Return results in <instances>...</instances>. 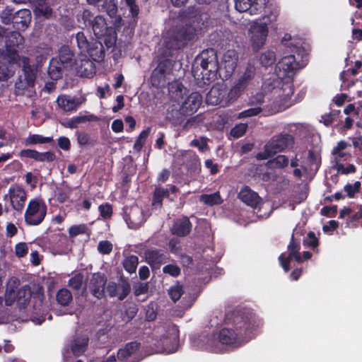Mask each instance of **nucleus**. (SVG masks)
I'll use <instances>...</instances> for the list:
<instances>
[{
    "mask_svg": "<svg viewBox=\"0 0 362 362\" xmlns=\"http://www.w3.org/2000/svg\"><path fill=\"white\" fill-rule=\"evenodd\" d=\"M193 25L174 28L169 30L165 37V46L170 50H176L185 47L189 40H193L199 33L203 25L202 16H194Z\"/></svg>",
    "mask_w": 362,
    "mask_h": 362,
    "instance_id": "nucleus-1",
    "label": "nucleus"
},
{
    "mask_svg": "<svg viewBox=\"0 0 362 362\" xmlns=\"http://www.w3.org/2000/svg\"><path fill=\"white\" fill-rule=\"evenodd\" d=\"M22 74L15 83L14 93L16 95L33 98L36 95L35 81L37 69L30 64L28 57L22 58Z\"/></svg>",
    "mask_w": 362,
    "mask_h": 362,
    "instance_id": "nucleus-2",
    "label": "nucleus"
},
{
    "mask_svg": "<svg viewBox=\"0 0 362 362\" xmlns=\"http://www.w3.org/2000/svg\"><path fill=\"white\" fill-rule=\"evenodd\" d=\"M20 281L16 277L10 278L7 282L4 303L6 306H11L14 302H17L18 305L20 308L26 307L31 299L32 291L29 286H23L16 291ZM2 286V280L0 278V289ZM3 298L0 297V305L3 303Z\"/></svg>",
    "mask_w": 362,
    "mask_h": 362,
    "instance_id": "nucleus-3",
    "label": "nucleus"
},
{
    "mask_svg": "<svg viewBox=\"0 0 362 362\" xmlns=\"http://www.w3.org/2000/svg\"><path fill=\"white\" fill-rule=\"evenodd\" d=\"M293 137L288 134H280L273 136L264 146V151L257 155L259 160L267 159L274 154L283 151L293 146Z\"/></svg>",
    "mask_w": 362,
    "mask_h": 362,
    "instance_id": "nucleus-4",
    "label": "nucleus"
},
{
    "mask_svg": "<svg viewBox=\"0 0 362 362\" xmlns=\"http://www.w3.org/2000/svg\"><path fill=\"white\" fill-rule=\"evenodd\" d=\"M256 75L255 66L249 63L246 66L245 71L240 74L237 82L231 88L228 93V97L230 100H236L243 92L249 87Z\"/></svg>",
    "mask_w": 362,
    "mask_h": 362,
    "instance_id": "nucleus-5",
    "label": "nucleus"
},
{
    "mask_svg": "<svg viewBox=\"0 0 362 362\" xmlns=\"http://www.w3.org/2000/svg\"><path fill=\"white\" fill-rule=\"evenodd\" d=\"M269 33L267 23L254 21L247 30L250 45L254 52H258L265 44Z\"/></svg>",
    "mask_w": 362,
    "mask_h": 362,
    "instance_id": "nucleus-6",
    "label": "nucleus"
},
{
    "mask_svg": "<svg viewBox=\"0 0 362 362\" xmlns=\"http://www.w3.org/2000/svg\"><path fill=\"white\" fill-rule=\"evenodd\" d=\"M78 49L83 55L88 54L94 60L102 59L104 56L103 46L101 42L95 40L90 45L83 32H78L76 35Z\"/></svg>",
    "mask_w": 362,
    "mask_h": 362,
    "instance_id": "nucleus-7",
    "label": "nucleus"
},
{
    "mask_svg": "<svg viewBox=\"0 0 362 362\" xmlns=\"http://www.w3.org/2000/svg\"><path fill=\"white\" fill-rule=\"evenodd\" d=\"M47 214V206L41 199H33L28 205L25 213V221L30 226L39 225Z\"/></svg>",
    "mask_w": 362,
    "mask_h": 362,
    "instance_id": "nucleus-8",
    "label": "nucleus"
},
{
    "mask_svg": "<svg viewBox=\"0 0 362 362\" xmlns=\"http://www.w3.org/2000/svg\"><path fill=\"white\" fill-rule=\"evenodd\" d=\"M4 199L9 201L13 210L21 212L27 199V194L22 187L13 185L8 189V193L4 195Z\"/></svg>",
    "mask_w": 362,
    "mask_h": 362,
    "instance_id": "nucleus-9",
    "label": "nucleus"
},
{
    "mask_svg": "<svg viewBox=\"0 0 362 362\" xmlns=\"http://www.w3.org/2000/svg\"><path fill=\"white\" fill-rule=\"evenodd\" d=\"M228 93L226 88L223 85H217L213 86L206 95V100L207 103L213 105H220L222 106L227 105L231 101L228 97Z\"/></svg>",
    "mask_w": 362,
    "mask_h": 362,
    "instance_id": "nucleus-10",
    "label": "nucleus"
},
{
    "mask_svg": "<svg viewBox=\"0 0 362 362\" xmlns=\"http://www.w3.org/2000/svg\"><path fill=\"white\" fill-rule=\"evenodd\" d=\"M124 219L130 228L137 229L144 224L146 218L143 209L134 205L126 209Z\"/></svg>",
    "mask_w": 362,
    "mask_h": 362,
    "instance_id": "nucleus-11",
    "label": "nucleus"
},
{
    "mask_svg": "<svg viewBox=\"0 0 362 362\" xmlns=\"http://www.w3.org/2000/svg\"><path fill=\"white\" fill-rule=\"evenodd\" d=\"M202 103V95L197 92L192 93L183 99L180 105V111L182 115H192L197 111Z\"/></svg>",
    "mask_w": 362,
    "mask_h": 362,
    "instance_id": "nucleus-12",
    "label": "nucleus"
},
{
    "mask_svg": "<svg viewBox=\"0 0 362 362\" xmlns=\"http://www.w3.org/2000/svg\"><path fill=\"white\" fill-rule=\"evenodd\" d=\"M297 67L295 57L292 54L283 57L277 64L276 72L279 78L290 77Z\"/></svg>",
    "mask_w": 362,
    "mask_h": 362,
    "instance_id": "nucleus-13",
    "label": "nucleus"
},
{
    "mask_svg": "<svg viewBox=\"0 0 362 362\" xmlns=\"http://www.w3.org/2000/svg\"><path fill=\"white\" fill-rule=\"evenodd\" d=\"M107 279L103 274H94L90 279L88 288L97 298H102L105 293V285Z\"/></svg>",
    "mask_w": 362,
    "mask_h": 362,
    "instance_id": "nucleus-14",
    "label": "nucleus"
},
{
    "mask_svg": "<svg viewBox=\"0 0 362 362\" xmlns=\"http://www.w3.org/2000/svg\"><path fill=\"white\" fill-rule=\"evenodd\" d=\"M144 257L153 269H158L161 264L166 263L168 260V257L165 253L157 250L146 251Z\"/></svg>",
    "mask_w": 362,
    "mask_h": 362,
    "instance_id": "nucleus-15",
    "label": "nucleus"
},
{
    "mask_svg": "<svg viewBox=\"0 0 362 362\" xmlns=\"http://www.w3.org/2000/svg\"><path fill=\"white\" fill-rule=\"evenodd\" d=\"M259 13L262 15V19L264 21L263 23L270 24L276 21L279 15V10L272 5L267 4L264 1H260L258 6Z\"/></svg>",
    "mask_w": 362,
    "mask_h": 362,
    "instance_id": "nucleus-16",
    "label": "nucleus"
},
{
    "mask_svg": "<svg viewBox=\"0 0 362 362\" xmlns=\"http://www.w3.org/2000/svg\"><path fill=\"white\" fill-rule=\"evenodd\" d=\"M200 66L203 71H209L214 75L218 69V60L213 50L209 52H203L201 55Z\"/></svg>",
    "mask_w": 362,
    "mask_h": 362,
    "instance_id": "nucleus-17",
    "label": "nucleus"
},
{
    "mask_svg": "<svg viewBox=\"0 0 362 362\" xmlns=\"http://www.w3.org/2000/svg\"><path fill=\"white\" fill-rule=\"evenodd\" d=\"M82 103L79 98L67 95H59L57 99L58 106L66 112L76 110Z\"/></svg>",
    "mask_w": 362,
    "mask_h": 362,
    "instance_id": "nucleus-18",
    "label": "nucleus"
},
{
    "mask_svg": "<svg viewBox=\"0 0 362 362\" xmlns=\"http://www.w3.org/2000/svg\"><path fill=\"white\" fill-rule=\"evenodd\" d=\"M19 156L21 158H28L36 161H52L55 159V155L50 152L40 153L33 149H23L19 152Z\"/></svg>",
    "mask_w": 362,
    "mask_h": 362,
    "instance_id": "nucleus-19",
    "label": "nucleus"
},
{
    "mask_svg": "<svg viewBox=\"0 0 362 362\" xmlns=\"http://www.w3.org/2000/svg\"><path fill=\"white\" fill-rule=\"evenodd\" d=\"M300 246V244L294 241L293 235L291 237L290 244L288 245V255L285 257L284 254H281L279 259L280 261L281 266L283 267L286 272L290 269L289 263L293 257L299 252Z\"/></svg>",
    "mask_w": 362,
    "mask_h": 362,
    "instance_id": "nucleus-20",
    "label": "nucleus"
},
{
    "mask_svg": "<svg viewBox=\"0 0 362 362\" xmlns=\"http://www.w3.org/2000/svg\"><path fill=\"white\" fill-rule=\"evenodd\" d=\"M238 197L242 202L251 207H256L261 201L257 193L247 186H245L240 189Z\"/></svg>",
    "mask_w": 362,
    "mask_h": 362,
    "instance_id": "nucleus-21",
    "label": "nucleus"
},
{
    "mask_svg": "<svg viewBox=\"0 0 362 362\" xmlns=\"http://www.w3.org/2000/svg\"><path fill=\"white\" fill-rule=\"evenodd\" d=\"M59 63L65 69H71L76 64L74 53L71 51L68 46L63 45L59 50V55L57 57Z\"/></svg>",
    "mask_w": 362,
    "mask_h": 362,
    "instance_id": "nucleus-22",
    "label": "nucleus"
},
{
    "mask_svg": "<svg viewBox=\"0 0 362 362\" xmlns=\"http://www.w3.org/2000/svg\"><path fill=\"white\" fill-rule=\"evenodd\" d=\"M260 2L257 0H235V8L240 13L248 11L251 15L259 13Z\"/></svg>",
    "mask_w": 362,
    "mask_h": 362,
    "instance_id": "nucleus-23",
    "label": "nucleus"
},
{
    "mask_svg": "<svg viewBox=\"0 0 362 362\" xmlns=\"http://www.w3.org/2000/svg\"><path fill=\"white\" fill-rule=\"evenodd\" d=\"M238 60V55L234 49H229L223 54L222 64L228 76L235 69Z\"/></svg>",
    "mask_w": 362,
    "mask_h": 362,
    "instance_id": "nucleus-24",
    "label": "nucleus"
},
{
    "mask_svg": "<svg viewBox=\"0 0 362 362\" xmlns=\"http://www.w3.org/2000/svg\"><path fill=\"white\" fill-rule=\"evenodd\" d=\"M88 344V338L86 336H78L74 338L69 344L70 349L76 356L83 354Z\"/></svg>",
    "mask_w": 362,
    "mask_h": 362,
    "instance_id": "nucleus-25",
    "label": "nucleus"
},
{
    "mask_svg": "<svg viewBox=\"0 0 362 362\" xmlns=\"http://www.w3.org/2000/svg\"><path fill=\"white\" fill-rule=\"evenodd\" d=\"M31 21V13L28 9H21L15 13L13 22L18 29L24 30Z\"/></svg>",
    "mask_w": 362,
    "mask_h": 362,
    "instance_id": "nucleus-26",
    "label": "nucleus"
},
{
    "mask_svg": "<svg viewBox=\"0 0 362 362\" xmlns=\"http://www.w3.org/2000/svg\"><path fill=\"white\" fill-rule=\"evenodd\" d=\"M191 223L187 218L177 220L171 228V232L178 236H185L191 230Z\"/></svg>",
    "mask_w": 362,
    "mask_h": 362,
    "instance_id": "nucleus-27",
    "label": "nucleus"
},
{
    "mask_svg": "<svg viewBox=\"0 0 362 362\" xmlns=\"http://www.w3.org/2000/svg\"><path fill=\"white\" fill-rule=\"evenodd\" d=\"M90 25L92 27L94 35L98 38L104 35L110 29V28L107 26L105 18L101 16L94 17Z\"/></svg>",
    "mask_w": 362,
    "mask_h": 362,
    "instance_id": "nucleus-28",
    "label": "nucleus"
},
{
    "mask_svg": "<svg viewBox=\"0 0 362 362\" xmlns=\"http://www.w3.org/2000/svg\"><path fill=\"white\" fill-rule=\"evenodd\" d=\"M349 144L344 141H340L332 150V156L336 163H340L341 160H346L351 155L345 152L346 148L349 146Z\"/></svg>",
    "mask_w": 362,
    "mask_h": 362,
    "instance_id": "nucleus-29",
    "label": "nucleus"
},
{
    "mask_svg": "<svg viewBox=\"0 0 362 362\" xmlns=\"http://www.w3.org/2000/svg\"><path fill=\"white\" fill-rule=\"evenodd\" d=\"M78 72L82 76L86 77H90L95 73V66L93 63L86 58V54L84 58L81 60V65L76 64Z\"/></svg>",
    "mask_w": 362,
    "mask_h": 362,
    "instance_id": "nucleus-30",
    "label": "nucleus"
},
{
    "mask_svg": "<svg viewBox=\"0 0 362 362\" xmlns=\"http://www.w3.org/2000/svg\"><path fill=\"white\" fill-rule=\"evenodd\" d=\"M64 69H66L62 66L58 59L52 58L49 62L47 73L52 80H58L62 77Z\"/></svg>",
    "mask_w": 362,
    "mask_h": 362,
    "instance_id": "nucleus-31",
    "label": "nucleus"
},
{
    "mask_svg": "<svg viewBox=\"0 0 362 362\" xmlns=\"http://www.w3.org/2000/svg\"><path fill=\"white\" fill-rule=\"evenodd\" d=\"M163 329H165V332L162 335V340L166 344L169 341L170 343L177 342L179 337V331L175 325H168L166 327H163Z\"/></svg>",
    "mask_w": 362,
    "mask_h": 362,
    "instance_id": "nucleus-32",
    "label": "nucleus"
},
{
    "mask_svg": "<svg viewBox=\"0 0 362 362\" xmlns=\"http://www.w3.org/2000/svg\"><path fill=\"white\" fill-rule=\"evenodd\" d=\"M241 335V332L235 333L234 330L223 329L219 334V340L223 344H233L236 341L238 336Z\"/></svg>",
    "mask_w": 362,
    "mask_h": 362,
    "instance_id": "nucleus-33",
    "label": "nucleus"
},
{
    "mask_svg": "<svg viewBox=\"0 0 362 362\" xmlns=\"http://www.w3.org/2000/svg\"><path fill=\"white\" fill-rule=\"evenodd\" d=\"M168 189H164L160 186H157L154 190L153 206L156 207H160L162 205L163 199L168 197Z\"/></svg>",
    "mask_w": 362,
    "mask_h": 362,
    "instance_id": "nucleus-34",
    "label": "nucleus"
},
{
    "mask_svg": "<svg viewBox=\"0 0 362 362\" xmlns=\"http://www.w3.org/2000/svg\"><path fill=\"white\" fill-rule=\"evenodd\" d=\"M284 92H286L285 95L281 99L280 105L278 107H275L274 109H272L271 111V114H274L277 112L281 111L284 108V106H288L287 101L293 95V90L290 85H285L283 89Z\"/></svg>",
    "mask_w": 362,
    "mask_h": 362,
    "instance_id": "nucleus-35",
    "label": "nucleus"
},
{
    "mask_svg": "<svg viewBox=\"0 0 362 362\" xmlns=\"http://www.w3.org/2000/svg\"><path fill=\"white\" fill-rule=\"evenodd\" d=\"M56 298L59 305L66 306L72 300V295L68 289L62 288L57 291Z\"/></svg>",
    "mask_w": 362,
    "mask_h": 362,
    "instance_id": "nucleus-36",
    "label": "nucleus"
},
{
    "mask_svg": "<svg viewBox=\"0 0 362 362\" xmlns=\"http://www.w3.org/2000/svg\"><path fill=\"white\" fill-rule=\"evenodd\" d=\"M199 199L201 202L210 206L220 204L223 202L221 195L218 192L211 194H202Z\"/></svg>",
    "mask_w": 362,
    "mask_h": 362,
    "instance_id": "nucleus-37",
    "label": "nucleus"
},
{
    "mask_svg": "<svg viewBox=\"0 0 362 362\" xmlns=\"http://www.w3.org/2000/svg\"><path fill=\"white\" fill-rule=\"evenodd\" d=\"M52 139L51 137H44L39 134H31L29 135L24 141V144L28 145H33L37 144H46L52 141Z\"/></svg>",
    "mask_w": 362,
    "mask_h": 362,
    "instance_id": "nucleus-38",
    "label": "nucleus"
},
{
    "mask_svg": "<svg viewBox=\"0 0 362 362\" xmlns=\"http://www.w3.org/2000/svg\"><path fill=\"white\" fill-rule=\"evenodd\" d=\"M7 40L6 45L7 47H14L22 45L24 42L23 36L18 32H11L6 36Z\"/></svg>",
    "mask_w": 362,
    "mask_h": 362,
    "instance_id": "nucleus-39",
    "label": "nucleus"
},
{
    "mask_svg": "<svg viewBox=\"0 0 362 362\" xmlns=\"http://www.w3.org/2000/svg\"><path fill=\"white\" fill-rule=\"evenodd\" d=\"M276 61V56L274 52L267 50L259 57L260 64L265 67L272 66Z\"/></svg>",
    "mask_w": 362,
    "mask_h": 362,
    "instance_id": "nucleus-40",
    "label": "nucleus"
},
{
    "mask_svg": "<svg viewBox=\"0 0 362 362\" xmlns=\"http://www.w3.org/2000/svg\"><path fill=\"white\" fill-rule=\"evenodd\" d=\"M139 264V259L136 256L132 255L126 258L124 261V267L129 273L132 274L136 272Z\"/></svg>",
    "mask_w": 362,
    "mask_h": 362,
    "instance_id": "nucleus-41",
    "label": "nucleus"
},
{
    "mask_svg": "<svg viewBox=\"0 0 362 362\" xmlns=\"http://www.w3.org/2000/svg\"><path fill=\"white\" fill-rule=\"evenodd\" d=\"M269 165L274 168H283L288 165V158L284 155H279L269 161Z\"/></svg>",
    "mask_w": 362,
    "mask_h": 362,
    "instance_id": "nucleus-42",
    "label": "nucleus"
},
{
    "mask_svg": "<svg viewBox=\"0 0 362 362\" xmlns=\"http://www.w3.org/2000/svg\"><path fill=\"white\" fill-rule=\"evenodd\" d=\"M102 37H104V44L107 48L112 47L115 45L117 41V35L113 28H110L106 33Z\"/></svg>",
    "mask_w": 362,
    "mask_h": 362,
    "instance_id": "nucleus-43",
    "label": "nucleus"
},
{
    "mask_svg": "<svg viewBox=\"0 0 362 362\" xmlns=\"http://www.w3.org/2000/svg\"><path fill=\"white\" fill-rule=\"evenodd\" d=\"M308 161L310 163L311 170H317L319 168L321 163L320 153L313 151H309Z\"/></svg>",
    "mask_w": 362,
    "mask_h": 362,
    "instance_id": "nucleus-44",
    "label": "nucleus"
},
{
    "mask_svg": "<svg viewBox=\"0 0 362 362\" xmlns=\"http://www.w3.org/2000/svg\"><path fill=\"white\" fill-rule=\"evenodd\" d=\"M151 132V127H148L147 129L142 131L138 138L136 139L134 148L136 151H140L143 146L144 145L148 136H149Z\"/></svg>",
    "mask_w": 362,
    "mask_h": 362,
    "instance_id": "nucleus-45",
    "label": "nucleus"
},
{
    "mask_svg": "<svg viewBox=\"0 0 362 362\" xmlns=\"http://www.w3.org/2000/svg\"><path fill=\"white\" fill-rule=\"evenodd\" d=\"M14 74V71L10 69L8 65L0 62V81H7Z\"/></svg>",
    "mask_w": 362,
    "mask_h": 362,
    "instance_id": "nucleus-46",
    "label": "nucleus"
},
{
    "mask_svg": "<svg viewBox=\"0 0 362 362\" xmlns=\"http://www.w3.org/2000/svg\"><path fill=\"white\" fill-rule=\"evenodd\" d=\"M247 129V124L240 123L232 128L230 135L236 139L240 138L245 134Z\"/></svg>",
    "mask_w": 362,
    "mask_h": 362,
    "instance_id": "nucleus-47",
    "label": "nucleus"
},
{
    "mask_svg": "<svg viewBox=\"0 0 362 362\" xmlns=\"http://www.w3.org/2000/svg\"><path fill=\"white\" fill-rule=\"evenodd\" d=\"M36 11L45 17H48L52 13L51 8L47 5V4L44 0H40L37 2V5L36 6Z\"/></svg>",
    "mask_w": 362,
    "mask_h": 362,
    "instance_id": "nucleus-48",
    "label": "nucleus"
},
{
    "mask_svg": "<svg viewBox=\"0 0 362 362\" xmlns=\"http://www.w3.org/2000/svg\"><path fill=\"white\" fill-rule=\"evenodd\" d=\"M13 10L7 6L1 11L0 18L3 23L8 25L13 21Z\"/></svg>",
    "mask_w": 362,
    "mask_h": 362,
    "instance_id": "nucleus-49",
    "label": "nucleus"
},
{
    "mask_svg": "<svg viewBox=\"0 0 362 362\" xmlns=\"http://www.w3.org/2000/svg\"><path fill=\"white\" fill-rule=\"evenodd\" d=\"M168 293L172 300L175 302L183 293L182 286L179 284H176L170 288Z\"/></svg>",
    "mask_w": 362,
    "mask_h": 362,
    "instance_id": "nucleus-50",
    "label": "nucleus"
},
{
    "mask_svg": "<svg viewBox=\"0 0 362 362\" xmlns=\"http://www.w3.org/2000/svg\"><path fill=\"white\" fill-rule=\"evenodd\" d=\"M112 244L108 240L100 241L98 245V250L103 255H109L112 250Z\"/></svg>",
    "mask_w": 362,
    "mask_h": 362,
    "instance_id": "nucleus-51",
    "label": "nucleus"
},
{
    "mask_svg": "<svg viewBox=\"0 0 362 362\" xmlns=\"http://www.w3.org/2000/svg\"><path fill=\"white\" fill-rule=\"evenodd\" d=\"M264 108H261L259 107H255L252 108L247 109L239 113L238 118L242 119L245 117H250L252 116L257 115L260 113Z\"/></svg>",
    "mask_w": 362,
    "mask_h": 362,
    "instance_id": "nucleus-52",
    "label": "nucleus"
},
{
    "mask_svg": "<svg viewBox=\"0 0 362 362\" xmlns=\"http://www.w3.org/2000/svg\"><path fill=\"white\" fill-rule=\"evenodd\" d=\"M83 282V276L81 274H77L69 281V285L74 289L78 290Z\"/></svg>",
    "mask_w": 362,
    "mask_h": 362,
    "instance_id": "nucleus-53",
    "label": "nucleus"
},
{
    "mask_svg": "<svg viewBox=\"0 0 362 362\" xmlns=\"http://www.w3.org/2000/svg\"><path fill=\"white\" fill-rule=\"evenodd\" d=\"M361 185L359 181H356L354 184H347L344 186V191L349 197H354V194L359 191Z\"/></svg>",
    "mask_w": 362,
    "mask_h": 362,
    "instance_id": "nucleus-54",
    "label": "nucleus"
},
{
    "mask_svg": "<svg viewBox=\"0 0 362 362\" xmlns=\"http://www.w3.org/2000/svg\"><path fill=\"white\" fill-rule=\"evenodd\" d=\"M163 272L164 274L177 277L180 274V268L175 264H168L163 268Z\"/></svg>",
    "mask_w": 362,
    "mask_h": 362,
    "instance_id": "nucleus-55",
    "label": "nucleus"
},
{
    "mask_svg": "<svg viewBox=\"0 0 362 362\" xmlns=\"http://www.w3.org/2000/svg\"><path fill=\"white\" fill-rule=\"evenodd\" d=\"M139 344L136 341H133L127 344L124 349H119V354L121 356H124L125 351H127L131 355L134 354L139 349Z\"/></svg>",
    "mask_w": 362,
    "mask_h": 362,
    "instance_id": "nucleus-56",
    "label": "nucleus"
},
{
    "mask_svg": "<svg viewBox=\"0 0 362 362\" xmlns=\"http://www.w3.org/2000/svg\"><path fill=\"white\" fill-rule=\"evenodd\" d=\"M165 62L160 63L158 66L154 69L152 74V80L154 81L155 78L158 76L160 78H164V74L165 71Z\"/></svg>",
    "mask_w": 362,
    "mask_h": 362,
    "instance_id": "nucleus-57",
    "label": "nucleus"
},
{
    "mask_svg": "<svg viewBox=\"0 0 362 362\" xmlns=\"http://www.w3.org/2000/svg\"><path fill=\"white\" fill-rule=\"evenodd\" d=\"M86 230V226L84 224L72 226L69 233L71 236H76L80 234L85 233Z\"/></svg>",
    "mask_w": 362,
    "mask_h": 362,
    "instance_id": "nucleus-58",
    "label": "nucleus"
},
{
    "mask_svg": "<svg viewBox=\"0 0 362 362\" xmlns=\"http://www.w3.org/2000/svg\"><path fill=\"white\" fill-rule=\"evenodd\" d=\"M28 252V245L25 243H20L16 245L15 252L17 257H23Z\"/></svg>",
    "mask_w": 362,
    "mask_h": 362,
    "instance_id": "nucleus-59",
    "label": "nucleus"
},
{
    "mask_svg": "<svg viewBox=\"0 0 362 362\" xmlns=\"http://www.w3.org/2000/svg\"><path fill=\"white\" fill-rule=\"evenodd\" d=\"M336 167L337 172L342 174L346 175L356 171V167L353 164L349 165L347 167H344L342 164L336 163Z\"/></svg>",
    "mask_w": 362,
    "mask_h": 362,
    "instance_id": "nucleus-60",
    "label": "nucleus"
},
{
    "mask_svg": "<svg viewBox=\"0 0 362 362\" xmlns=\"http://www.w3.org/2000/svg\"><path fill=\"white\" fill-rule=\"evenodd\" d=\"M69 195V190L66 191L61 188H57V191L55 192V197L57 198V201L60 203H63L65 201L67 200Z\"/></svg>",
    "mask_w": 362,
    "mask_h": 362,
    "instance_id": "nucleus-61",
    "label": "nucleus"
},
{
    "mask_svg": "<svg viewBox=\"0 0 362 362\" xmlns=\"http://www.w3.org/2000/svg\"><path fill=\"white\" fill-rule=\"evenodd\" d=\"M191 146L197 147L201 151H204L207 148L206 140L204 138L200 140L194 139L191 141Z\"/></svg>",
    "mask_w": 362,
    "mask_h": 362,
    "instance_id": "nucleus-62",
    "label": "nucleus"
},
{
    "mask_svg": "<svg viewBox=\"0 0 362 362\" xmlns=\"http://www.w3.org/2000/svg\"><path fill=\"white\" fill-rule=\"evenodd\" d=\"M99 211L101 216L103 218H108L112 214V208L109 204L100 205L99 206Z\"/></svg>",
    "mask_w": 362,
    "mask_h": 362,
    "instance_id": "nucleus-63",
    "label": "nucleus"
},
{
    "mask_svg": "<svg viewBox=\"0 0 362 362\" xmlns=\"http://www.w3.org/2000/svg\"><path fill=\"white\" fill-rule=\"evenodd\" d=\"M58 145L62 149L68 151L70 148L71 144L67 137L61 136L58 139Z\"/></svg>",
    "mask_w": 362,
    "mask_h": 362,
    "instance_id": "nucleus-64",
    "label": "nucleus"
}]
</instances>
